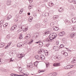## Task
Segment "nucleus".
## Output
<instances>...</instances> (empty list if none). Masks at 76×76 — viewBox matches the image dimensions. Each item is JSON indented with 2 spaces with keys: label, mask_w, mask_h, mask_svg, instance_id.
Segmentation results:
<instances>
[{
  "label": "nucleus",
  "mask_w": 76,
  "mask_h": 76,
  "mask_svg": "<svg viewBox=\"0 0 76 76\" xmlns=\"http://www.w3.org/2000/svg\"><path fill=\"white\" fill-rule=\"evenodd\" d=\"M53 76H56V75H57V73L55 72L54 73H53Z\"/></svg>",
  "instance_id": "nucleus-27"
},
{
  "label": "nucleus",
  "mask_w": 76,
  "mask_h": 76,
  "mask_svg": "<svg viewBox=\"0 0 76 76\" xmlns=\"http://www.w3.org/2000/svg\"><path fill=\"white\" fill-rule=\"evenodd\" d=\"M38 52L39 53V54H41L42 52H44V53H45V51L44 50V49H40L38 51Z\"/></svg>",
  "instance_id": "nucleus-3"
},
{
  "label": "nucleus",
  "mask_w": 76,
  "mask_h": 76,
  "mask_svg": "<svg viewBox=\"0 0 76 76\" xmlns=\"http://www.w3.org/2000/svg\"><path fill=\"white\" fill-rule=\"evenodd\" d=\"M32 18H29L28 19V21L29 22H32Z\"/></svg>",
  "instance_id": "nucleus-31"
},
{
  "label": "nucleus",
  "mask_w": 76,
  "mask_h": 76,
  "mask_svg": "<svg viewBox=\"0 0 76 76\" xmlns=\"http://www.w3.org/2000/svg\"><path fill=\"white\" fill-rule=\"evenodd\" d=\"M5 44L4 43H1L0 44V48H1L2 47H3Z\"/></svg>",
  "instance_id": "nucleus-11"
},
{
  "label": "nucleus",
  "mask_w": 76,
  "mask_h": 76,
  "mask_svg": "<svg viewBox=\"0 0 76 76\" xmlns=\"http://www.w3.org/2000/svg\"><path fill=\"white\" fill-rule=\"evenodd\" d=\"M71 63L72 64H75V63H76V58H73V60L71 61Z\"/></svg>",
  "instance_id": "nucleus-4"
},
{
  "label": "nucleus",
  "mask_w": 76,
  "mask_h": 76,
  "mask_svg": "<svg viewBox=\"0 0 76 76\" xmlns=\"http://www.w3.org/2000/svg\"><path fill=\"white\" fill-rule=\"evenodd\" d=\"M19 39H22L23 38V37H22V35H20L19 36Z\"/></svg>",
  "instance_id": "nucleus-30"
},
{
  "label": "nucleus",
  "mask_w": 76,
  "mask_h": 76,
  "mask_svg": "<svg viewBox=\"0 0 76 76\" xmlns=\"http://www.w3.org/2000/svg\"><path fill=\"white\" fill-rule=\"evenodd\" d=\"M34 40L32 39H31V41L28 43V45L31 44H32Z\"/></svg>",
  "instance_id": "nucleus-24"
},
{
  "label": "nucleus",
  "mask_w": 76,
  "mask_h": 76,
  "mask_svg": "<svg viewBox=\"0 0 76 76\" xmlns=\"http://www.w3.org/2000/svg\"><path fill=\"white\" fill-rule=\"evenodd\" d=\"M24 57V56H23V55L22 56H19V58H22V57Z\"/></svg>",
  "instance_id": "nucleus-60"
},
{
  "label": "nucleus",
  "mask_w": 76,
  "mask_h": 76,
  "mask_svg": "<svg viewBox=\"0 0 76 76\" xmlns=\"http://www.w3.org/2000/svg\"><path fill=\"white\" fill-rule=\"evenodd\" d=\"M33 65L32 63H30L28 65H27V67H29V69H31V68H32V66Z\"/></svg>",
  "instance_id": "nucleus-7"
},
{
  "label": "nucleus",
  "mask_w": 76,
  "mask_h": 76,
  "mask_svg": "<svg viewBox=\"0 0 76 76\" xmlns=\"http://www.w3.org/2000/svg\"><path fill=\"white\" fill-rule=\"evenodd\" d=\"M15 29V28H14V26H12L11 28V30L12 31H14V29Z\"/></svg>",
  "instance_id": "nucleus-23"
},
{
  "label": "nucleus",
  "mask_w": 76,
  "mask_h": 76,
  "mask_svg": "<svg viewBox=\"0 0 76 76\" xmlns=\"http://www.w3.org/2000/svg\"><path fill=\"white\" fill-rule=\"evenodd\" d=\"M4 22V20H1L0 21V23L1 24H3V22Z\"/></svg>",
  "instance_id": "nucleus-33"
},
{
  "label": "nucleus",
  "mask_w": 76,
  "mask_h": 76,
  "mask_svg": "<svg viewBox=\"0 0 76 76\" xmlns=\"http://www.w3.org/2000/svg\"><path fill=\"white\" fill-rule=\"evenodd\" d=\"M43 45V42H40L39 44V47H42V46Z\"/></svg>",
  "instance_id": "nucleus-12"
},
{
  "label": "nucleus",
  "mask_w": 76,
  "mask_h": 76,
  "mask_svg": "<svg viewBox=\"0 0 76 76\" xmlns=\"http://www.w3.org/2000/svg\"><path fill=\"white\" fill-rule=\"evenodd\" d=\"M49 6H50V7H51L53 6V5H51L50 4V3H49Z\"/></svg>",
  "instance_id": "nucleus-53"
},
{
  "label": "nucleus",
  "mask_w": 76,
  "mask_h": 76,
  "mask_svg": "<svg viewBox=\"0 0 76 76\" xmlns=\"http://www.w3.org/2000/svg\"><path fill=\"white\" fill-rule=\"evenodd\" d=\"M10 61H13V60H12V58H11L10 59Z\"/></svg>",
  "instance_id": "nucleus-58"
},
{
  "label": "nucleus",
  "mask_w": 76,
  "mask_h": 76,
  "mask_svg": "<svg viewBox=\"0 0 76 76\" xmlns=\"http://www.w3.org/2000/svg\"><path fill=\"white\" fill-rule=\"evenodd\" d=\"M72 3L74 4H76V1H73Z\"/></svg>",
  "instance_id": "nucleus-50"
},
{
  "label": "nucleus",
  "mask_w": 76,
  "mask_h": 76,
  "mask_svg": "<svg viewBox=\"0 0 76 76\" xmlns=\"http://www.w3.org/2000/svg\"><path fill=\"white\" fill-rule=\"evenodd\" d=\"M44 72V71L43 70L41 71H39V73H41V72Z\"/></svg>",
  "instance_id": "nucleus-43"
},
{
  "label": "nucleus",
  "mask_w": 76,
  "mask_h": 76,
  "mask_svg": "<svg viewBox=\"0 0 76 76\" xmlns=\"http://www.w3.org/2000/svg\"><path fill=\"white\" fill-rule=\"evenodd\" d=\"M59 36H60L61 37H62V36H63V34H61V33H59Z\"/></svg>",
  "instance_id": "nucleus-37"
},
{
  "label": "nucleus",
  "mask_w": 76,
  "mask_h": 76,
  "mask_svg": "<svg viewBox=\"0 0 76 76\" xmlns=\"http://www.w3.org/2000/svg\"><path fill=\"white\" fill-rule=\"evenodd\" d=\"M53 37H52V38L51 39V41H52V40H53V39H55V38H56V37H57V36L56 35V36L54 35H52Z\"/></svg>",
  "instance_id": "nucleus-17"
},
{
  "label": "nucleus",
  "mask_w": 76,
  "mask_h": 76,
  "mask_svg": "<svg viewBox=\"0 0 76 76\" xmlns=\"http://www.w3.org/2000/svg\"><path fill=\"white\" fill-rule=\"evenodd\" d=\"M14 76H18V74H13Z\"/></svg>",
  "instance_id": "nucleus-57"
},
{
  "label": "nucleus",
  "mask_w": 76,
  "mask_h": 76,
  "mask_svg": "<svg viewBox=\"0 0 76 76\" xmlns=\"http://www.w3.org/2000/svg\"><path fill=\"white\" fill-rule=\"evenodd\" d=\"M44 55H42L40 56V58H42V57H44Z\"/></svg>",
  "instance_id": "nucleus-55"
},
{
  "label": "nucleus",
  "mask_w": 76,
  "mask_h": 76,
  "mask_svg": "<svg viewBox=\"0 0 76 76\" xmlns=\"http://www.w3.org/2000/svg\"><path fill=\"white\" fill-rule=\"evenodd\" d=\"M45 16H49V13H48L47 12V13H45Z\"/></svg>",
  "instance_id": "nucleus-38"
},
{
  "label": "nucleus",
  "mask_w": 76,
  "mask_h": 76,
  "mask_svg": "<svg viewBox=\"0 0 76 76\" xmlns=\"http://www.w3.org/2000/svg\"><path fill=\"white\" fill-rule=\"evenodd\" d=\"M35 58H36V59H37V60H40V57L38 55H36L35 56Z\"/></svg>",
  "instance_id": "nucleus-10"
},
{
  "label": "nucleus",
  "mask_w": 76,
  "mask_h": 76,
  "mask_svg": "<svg viewBox=\"0 0 76 76\" xmlns=\"http://www.w3.org/2000/svg\"><path fill=\"white\" fill-rule=\"evenodd\" d=\"M50 45V43H48L46 44V46L48 47L49 46V45Z\"/></svg>",
  "instance_id": "nucleus-49"
},
{
  "label": "nucleus",
  "mask_w": 76,
  "mask_h": 76,
  "mask_svg": "<svg viewBox=\"0 0 76 76\" xmlns=\"http://www.w3.org/2000/svg\"><path fill=\"white\" fill-rule=\"evenodd\" d=\"M53 19H54V20H55V19H57L56 15L53 16Z\"/></svg>",
  "instance_id": "nucleus-36"
},
{
  "label": "nucleus",
  "mask_w": 76,
  "mask_h": 76,
  "mask_svg": "<svg viewBox=\"0 0 76 76\" xmlns=\"http://www.w3.org/2000/svg\"><path fill=\"white\" fill-rule=\"evenodd\" d=\"M4 27L6 28V27H7V25H6V24H4L3 25Z\"/></svg>",
  "instance_id": "nucleus-62"
},
{
  "label": "nucleus",
  "mask_w": 76,
  "mask_h": 76,
  "mask_svg": "<svg viewBox=\"0 0 76 76\" xmlns=\"http://www.w3.org/2000/svg\"><path fill=\"white\" fill-rule=\"evenodd\" d=\"M63 8L61 7H60V9H59V10H58L59 12H63Z\"/></svg>",
  "instance_id": "nucleus-18"
},
{
  "label": "nucleus",
  "mask_w": 76,
  "mask_h": 76,
  "mask_svg": "<svg viewBox=\"0 0 76 76\" xmlns=\"http://www.w3.org/2000/svg\"><path fill=\"white\" fill-rule=\"evenodd\" d=\"M71 9H73L74 10H75V8H74L73 9V5H71Z\"/></svg>",
  "instance_id": "nucleus-32"
},
{
  "label": "nucleus",
  "mask_w": 76,
  "mask_h": 76,
  "mask_svg": "<svg viewBox=\"0 0 76 76\" xmlns=\"http://www.w3.org/2000/svg\"><path fill=\"white\" fill-rule=\"evenodd\" d=\"M72 31H76V28L75 27H73V28H72L71 29Z\"/></svg>",
  "instance_id": "nucleus-25"
},
{
  "label": "nucleus",
  "mask_w": 76,
  "mask_h": 76,
  "mask_svg": "<svg viewBox=\"0 0 76 76\" xmlns=\"http://www.w3.org/2000/svg\"><path fill=\"white\" fill-rule=\"evenodd\" d=\"M3 56H4V53H3L0 55V57H3Z\"/></svg>",
  "instance_id": "nucleus-44"
},
{
  "label": "nucleus",
  "mask_w": 76,
  "mask_h": 76,
  "mask_svg": "<svg viewBox=\"0 0 76 76\" xmlns=\"http://www.w3.org/2000/svg\"><path fill=\"white\" fill-rule=\"evenodd\" d=\"M29 1V3L30 4L32 3V1H33V0H30Z\"/></svg>",
  "instance_id": "nucleus-48"
},
{
  "label": "nucleus",
  "mask_w": 76,
  "mask_h": 76,
  "mask_svg": "<svg viewBox=\"0 0 76 76\" xmlns=\"http://www.w3.org/2000/svg\"><path fill=\"white\" fill-rule=\"evenodd\" d=\"M23 9L22 8L20 9L19 11V13L20 14H22V12H23Z\"/></svg>",
  "instance_id": "nucleus-16"
},
{
  "label": "nucleus",
  "mask_w": 76,
  "mask_h": 76,
  "mask_svg": "<svg viewBox=\"0 0 76 76\" xmlns=\"http://www.w3.org/2000/svg\"><path fill=\"white\" fill-rule=\"evenodd\" d=\"M64 68L65 69H68V68L67 67V66H65L64 67Z\"/></svg>",
  "instance_id": "nucleus-47"
},
{
  "label": "nucleus",
  "mask_w": 76,
  "mask_h": 76,
  "mask_svg": "<svg viewBox=\"0 0 76 76\" xmlns=\"http://www.w3.org/2000/svg\"><path fill=\"white\" fill-rule=\"evenodd\" d=\"M27 35L28 37H29V38L31 37V35H30V34H28Z\"/></svg>",
  "instance_id": "nucleus-59"
},
{
  "label": "nucleus",
  "mask_w": 76,
  "mask_h": 76,
  "mask_svg": "<svg viewBox=\"0 0 76 76\" xmlns=\"http://www.w3.org/2000/svg\"><path fill=\"white\" fill-rule=\"evenodd\" d=\"M60 65V63H56L53 64V66H55V67H57V66H59Z\"/></svg>",
  "instance_id": "nucleus-2"
},
{
  "label": "nucleus",
  "mask_w": 76,
  "mask_h": 76,
  "mask_svg": "<svg viewBox=\"0 0 76 76\" xmlns=\"http://www.w3.org/2000/svg\"><path fill=\"white\" fill-rule=\"evenodd\" d=\"M64 56H65V57H66L67 56H68V53H67V52H65L64 54Z\"/></svg>",
  "instance_id": "nucleus-21"
},
{
  "label": "nucleus",
  "mask_w": 76,
  "mask_h": 76,
  "mask_svg": "<svg viewBox=\"0 0 76 76\" xmlns=\"http://www.w3.org/2000/svg\"><path fill=\"white\" fill-rule=\"evenodd\" d=\"M12 44V42H10L8 44V45L9 46H10V45H11Z\"/></svg>",
  "instance_id": "nucleus-42"
},
{
  "label": "nucleus",
  "mask_w": 76,
  "mask_h": 76,
  "mask_svg": "<svg viewBox=\"0 0 76 76\" xmlns=\"http://www.w3.org/2000/svg\"><path fill=\"white\" fill-rule=\"evenodd\" d=\"M47 32H48V34H50V31H47Z\"/></svg>",
  "instance_id": "nucleus-61"
},
{
  "label": "nucleus",
  "mask_w": 76,
  "mask_h": 76,
  "mask_svg": "<svg viewBox=\"0 0 76 76\" xmlns=\"http://www.w3.org/2000/svg\"><path fill=\"white\" fill-rule=\"evenodd\" d=\"M59 44V41H58L56 42V44H57V45H58Z\"/></svg>",
  "instance_id": "nucleus-56"
},
{
  "label": "nucleus",
  "mask_w": 76,
  "mask_h": 76,
  "mask_svg": "<svg viewBox=\"0 0 76 76\" xmlns=\"http://www.w3.org/2000/svg\"><path fill=\"white\" fill-rule=\"evenodd\" d=\"M7 6H9L11 4V1L10 0H9L7 1Z\"/></svg>",
  "instance_id": "nucleus-8"
},
{
  "label": "nucleus",
  "mask_w": 76,
  "mask_h": 76,
  "mask_svg": "<svg viewBox=\"0 0 76 76\" xmlns=\"http://www.w3.org/2000/svg\"><path fill=\"white\" fill-rule=\"evenodd\" d=\"M13 26H14V28L15 29V28H16L17 27V26L16 25H15Z\"/></svg>",
  "instance_id": "nucleus-63"
},
{
  "label": "nucleus",
  "mask_w": 76,
  "mask_h": 76,
  "mask_svg": "<svg viewBox=\"0 0 76 76\" xmlns=\"http://www.w3.org/2000/svg\"><path fill=\"white\" fill-rule=\"evenodd\" d=\"M53 29L54 31H57L58 30V28L57 26L53 27Z\"/></svg>",
  "instance_id": "nucleus-6"
},
{
  "label": "nucleus",
  "mask_w": 76,
  "mask_h": 76,
  "mask_svg": "<svg viewBox=\"0 0 76 76\" xmlns=\"http://www.w3.org/2000/svg\"><path fill=\"white\" fill-rule=\"evenodd\" d=\"M46 52L45 55L46 56H48V52H47V51L46 50Z\"/></svg>",
  "instance_id": "nucleus-39"
},
{
  "label": "nucleus",
  "mask_w": 76,
  "mask_h": 76,
  "mask_svg": "<svg viewBox=\"0 0 76 76\" xmlns=\"http://www.w3.org/2000/svg\"><path fill=\"white\" fill-rule=\"evenodd\" d=\"M64 47V46L63 45L61 44L59 46V48H63V47Z\"/></svg>",
  "instance_id": "nucleus-22"
},
{
  "label": "nucleus",
  "mask_w": 76,
  "mask_h": 76,
  "mask_svg": "<svg viewBox=\"0 0 76 76\" xmlns=\"http://www.w3.org/2000/svg\"><path fill=\"white\" fill-rule=\"evenodd\" d=\"M49 39L50 40H51V39H52L53 37H51L50 36H49Z\"/></svg>",
  "instance_id": "nucleus-35"
},
{
  "label": "nucleus",
  "mask_w": 76,
  "mask_h": 76,
  "mask_svg": "<svg viewBox=\"0 0 76 76\" xmlns=\"http://www.w3.org/2000/svg\"><path fill=\"white\" fill-rule=\"evenodd\" d=\"M39 62L38 61H37V62H35L34 63V65L35 66H37L38 65V63H39Z\"/></svg>",
  "instance_id": "nucleus-19"
},
{
  "label": "nucleus",
  "mask_w": 76,
  "mask_h": 76,
  "mask_svg": "<svg viewBox=\"0 0 76 76\" xmlns=\"http://www.w3.org/2000/svg\"><path fill=\"white\" fill-rule=\"evenodd\" d=\"M53 50L55 51H58L60 48L57 46H54L53 47Z\"/></svg>",
  "instance_id": "nucleus-1"
},
{
  "label": "nucleus",
  "mask_w": 76,
  "mask_h": 76,
  "mask_svg": "<svg viewBox=\"0 0 76 76\" xmlns=\"http://www.w3.org/2000/svg\"><path fill=\"white\" fill-rule=\"evenodd\" d=\"M13 7H16V5L15 4L13 5Z\"/></svg>",
  "instance_id": "nucleus-64"
},
{
  "label": "nucleus",
  "mask_w": 76,
  "mask_h": 76,
  "mask_svg": "<svg viewBox=\"0 0 76 76\" xmlns=\"http://www.w3.org/2000/svg\"><path fill=\"white\" fill-rule=\"evenodd\" d=\"M74 36H75V34L72 33L70 35V37L71 38H73V37H74Z\"/></svg>",
  "instance_id": "nucleus-20"
},
{
  "label": "nucleus",
  "mask_w": 76,
  "mask_h": 76,
  "mask_svg": "<svg viewBox=\"0 0 76 76\" xmlns=\"http://www.w3.org/2000/svg\"><path fill=\"white\" fill-rule=\"evenodd\" d=\"M72 21L73 23H75L76 22V18H73L72 19Z\"/></svg>",
  "instance_id": "nucleus-5"
},
{
  "label": "nucleus",
  "mask_w": 76,
  "mask_h": 76,
  "mask_svg": "<svg viewBox=\"0 0 76 76\" xmlns=\"http://www.w3.org/2000/svg\"><path fill=\"white\" fill-rule=\"evenodd\" d=\"M68 1L70 3H72V2L73 3V0H68Z\"/></svg>",
  "instance_id": "nucleus-46"
},
{
  "label": "nucleus",
  "mask_w": 76,
  "mask_h": 76,
  "mask_svg": "<svg viewBox=\"0 0 76 76\" xmlns=\"http://www.w3.org/2000/svg\"><path fill=\"white\" fill-rule=\"evenodd\" d=\"M23 29H24V31H24V32H26V31H27L28 30V28H23Z\"/></svg>",
  "instance_id": "nucleus-28"
},
{
  "label": "nucleus",
  "mask_w": 76,
  "mask_h": 76,
  "mask_svg": "<svg viewBox=\"0 0 76 76\" xmlns=\"http://www.w3.org/2000/svg\"><path fill=\"white\" fill-rule=\"evenodd\" d=\"M48 22V21H47V19H45L44 20V22L45 23H47Z\"/></svg>",
  "instance_id": "nucleus-26"
},
{
  "label": "nucleus",
  "mask_w": 76,
  "mask_h": 76,
  "mask_svg": "<svg viewBox=\"0 0 76 76\" xmlns=\"http://www.w3.org/2000/svg\"><path fill=\"white\" fill-rule=\"evenodd\" d=\"M49 75V76H53V73H50Z\"/></svg>",
  "instance_id": "nucleus-51"
},
{
  "label": "nucleus",
  "mask_w": 76,
  "mask_h": 76,
  "mask_svg": "<svg viewBox=\"0 0 76 76\" xmlns=\"http://www.w3.org/2000/svg\"><path fill=\"white\" fill-rule=\"evenodd\" d=\"M68 69H71V68H72L74 66L73 65H67Z\"/></svg>",
  "instance_id": "nucleus-9"
},
{
  "label": "nucleus",
  "mask_w": 76,
  "mask_h": 76,
  "mask_svg": "<svg viewBox=\"0 0 76 76\" xmlns=\"http://www.w3.org/2000/svg\"><path fill=\"white\" fill-rule=\"evenodd\" d=\"M35 35H36V37H38V36H39V34L38 33H36L35 34Z\"/></svg>",
  "instance_id": "nucleus-29"
},
{
  "label": "nucleus",
  "mask_w": 76,
  "mask_h": 76,
  "mask_svg": "<svg viewBox=\"0 0 76 76\" xmlns=\"http://www.w3.org/2000/svg\"><path fill=\"white\" fill-rule=\"evenodd\" d=\"M41 60H44L45 59V56H43L42 58H40Z\"/></svg>",
  "instance_id": "nucleus-34"
},
{
  "label": "nucleus",
  "mask_w": 76,
  "mask_h": 76,
  "mask_svg": "<svg viewBox=\"0 0 76 76\" xmlns=\"http://www.w3.org/2000/svg\"><path fill=\"white\" fill-rule=\"evenodd\" d=\"M45 41L46 42H51V40H50L49 38H47L46 39Z\"/></svg>",
  "instance_id": "nucleus-14"
},
{
  "label": "nucleus",
  "mask_w": 76,
  "mask_h": 76,
  "mask_svg": "<svg viewBox=\"0 0 76 76\" xmlns=\"http://www.w3.org/2000/svg\"><path fill=\"white\" fill-rule=\"evenodd\" d=\"M35 27H37V28H39L40 26H41L40 25V24H36L35 25Z\"/></svg>",
  "instance_id": "nucleus-15"
},
{
  "label": "nucleus",
  "mask_w": 76,
  "mask_h": 76,
  "mask_svg": "<svg viewBox=\"0 0 76 76\" xmlns=\"http://www.w3.org/2000/svg\"><path fill=\"white\" fill-rule=\"evenodd\" d=\"M41 42L40 40H39L38 42H35L36 44H38V43H39Z\"/></svg>",
  "instance_id": "nucleus-45"
},
{
  "label": "nucleus",
  "mask_w": 76,
  "mask_h": 76,
  "mask_svg": "<svg viewBox=\"0 0 76 76\" xmlns=\"http://www.w3.org/2000/svg\"><path fill=\"white\" fill-rule=\"evenodd\" d=\"M10 35H8L7 36V38H8V39L10 38Z\"/></svg>",
  "instance_id": "nucleus-40"
},
{
  "label": "nucleus",
  "mask_w": 76,
  "mask_h": 76,
  "mask_svg": "<svg viewBox=\"0 0 76 76\" xmlns=\"http://www.w3.org/2000/svg\"><path fill=\"white\" fill-rule=\"evenodd\" d=\"M24 75H25V76H28V74H27V73H24Z\"/></svg>",
  "instance_id": "nucleus-54"
},
{
  "label": "nucleus",
  "mask_w": 76,
  "mask_h": 76,
  "mask_svg": "<svg viewBox=\"0 0 76 76\" xmlns=\"http://www.w3.org/2000/svg\"><path fill=\"white\" fill-rule=\"evenodd\" d=\"M19 70L20 72H22V68L20 67L19 68Z\"/></svg>",
  "instance_id": "nucleus-41"
},
{
  "label": "nucleus",
  "mask_w": 76,
  "mask_h": 76,
  "mask_svg": "<svg viewBox=\"0 0 76 76\" xmlns=\"http://www.w3.org/2000/svg\"><path fill=\"white\" fill-rule=\"evenodd\" d=\"M64 51H62L61 52V53L62 54H63V55H64Z\"/></svg>",
  "instance_id": "nucleus-52"
},
{
  "label": "nucleus",
  "mask_w": 76,
  "mask_h": 76,
  "mask_svg": "<svg viewBox=\"0 0 76 76\" xmlns=\"http://www.w3.org/2000/svg\"><path fill=\"white\" fill-rule=\"evenodd\" d=\"M17 46L18 47H21L22 45H21V43H18L17 45Z\"/></svg>",
  "instance_id": "nucleus-13"
}]
</instances>
